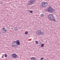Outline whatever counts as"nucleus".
Masks as SVG:
<instances>
[{
    "mask_svg": "<svg viewBox=\"0 0 60 60\" xmlns=\"http://www.w3.org/2000/svg\"><path fill=\"white\" fill-rule=\"evenodd\" d=\"M48 18L49 20L51 21H53L54 22H56V19H54V17L53 16V15L52 14H49L48 15Z\"/></svg>",
    "mask_w": 60,
    "mask_h": 60,
    "instance_id": "1",
    "label": "nucleus"
},
{
    "mask_svg": "<svg viewBox=\"0 0 60 60\" xmlns=\"http://www.w3.org/2000/svg\"><path fill=\"white\" fill-rule=\"evenodd\" d=\"M46 11H48L50 12H55V10L53 8H51V7L50 6L49 7V8L48 9H46L45 10Z\"/></svg>",
    "mask_w": 60,
    "mask_h": 60,
    "instance_id": "2",
    "label": "nucleus"
},
{
    "mask_svg": "<svg viewBox=\"0 0 60 60\" xmlns=\"http://www.w3.org/2000/svg\"><path fill=\"white\" fill-rule=\"evenodd\" d=\"M35 2V0H30L28 2V5H31L32 4H34Z\"/></svg>",
    "mask_w": 60,
    "mask_h": 60,
    "instance_id": "3",
    "label": "nucleus"
},
{
    "mask_svg": "<svg viewBox=\"0 0 60 60\" xmlns=\"http://www.w3.org/2000/svg\"><path fill=\"white\" fill-rule=\"evenodd\" d=\"M44 32H41V30H37L36 34L37 35H44Z\"/></svg>",
    "mask_w": 60,
    "mask_h": 60,
    "instance_id": "4",
    "label": "nucleus"
},
{
    "mask_svg": "<svg viewBox=\"0 0 60 60\" xmlns=\"http://www.w3.org/2000/svg\"><path fill=\"white\" fill-rule=\"evenodd\" d=\"M13 43L16 45L17 46V45H20V42H19V40L15 41L13 42Z\"/></svg>",
    "mask_w": 60,
    "mask_h": 60,
    "instance_id": "5",
    "label": "nucleus"
},
{
    "mask_svg": "<svg viewBox=\"0 0 60 60\" xmlns=\"http://www.w3.org/2000/svg\"><path fill=\"white\" fill-rule=\"evenodd\" d=\"M48 5V2H43L42 3V6L43 7H45Z\"/></svg>",
    "mask_w": 60,
    "mask_h": 60,
    "instance_id": "6",
    "label": "nucleus"
},
{
    "mask_svg": "<svg viewBox=\"0 0 60 60\" xmlns=\"http://www.w3.org/2000/svg\"><path fill=\"white\" fill-rule=\"evenodd\" d=\"M16 54L15 53H13L12 54V57L13 58H16Z\"/></svg>",
    "mask_w": 60,
    "mask_h": 60,
    "instance_id": "7",
    "label": "nucleus"
},
{
    "mask_svg": "<svg viewBox=\"0 0 60 60\" xmlns=\"http://www.w3.org/2000/svg\"><path fill=\"white\" fill-rule=\"evenodd\" d=\"M12 46L14 48H15L16 47H17V46H18V45H16L15 44H14L12 43Z\"/></svg>",
    "mask_w": 60,
    "mask_h": 60,
    "instance_id": "8",
    "label": "nucleus"
},
{
    "mask_svg": "<svg viewBox=\"0 0 60 60\" xmlns=\"http://www.w3.org/2000/svg\"><path fill=\"white\" fill-rule=\"evenodd\" d=\"M15 31H18V28L17 27H16L14 30Z\"/></svg>",
    "mask_w": 60,
    "mask_h": 60,
    "instance_id": "9",
    "label": "nucleus"
},
{
    "mask_svg": "<svg viewBox=\"0 0 60 60\" xmlns=\"http://www.w3.org/2000/svg\"><path fill=\"white\" fill-rule=\"evenodd\" d=\"M44 16V15L43 14H42L41 15V17H43Z\"/></svg>",
    "mask_w": 60,
    "mask_h": 60,
    "instance_id": "10",
    "label": "nucleus"
},
{
    "mask_svg": "<svg viewBox=\"0 0 60 60\" xmlns=\"http://www.w3.org/2000/svg\"><path fill=\"white\" fill-rule=\"evenodd\" d=\"M6 31H7V30L6 29L3 30V32L4 33H5V32H6Z\"/></svg>",
    "mask_w": 60,
    "mask_h": 60,
    "instance_id": "11",
    "label": "nucleus"
},
{
    "mask_svg": "<svg viewBox=\"0 0 60 60\" xmlns=\"http://www.w3.org/2000/svg\"><path fill=\"white\" fill-rule=\"evenodd\" d=\"M44 46V45L43 44L41 45V47H43Z\"/></svg>",
    "mask_w": 60,
    "mask_h": 60,
    "instance_id": "12",
    "label": "nucleus"
},
{
    "mask_svg": "<svg viewBox=\"0 0 60 60\" xmlns=\"http://www.w3.org/2000/svg\"><path fill=\"white\" fill-rule=\"evenodd\" d=\"M35 42L36 44H38V41H36Z\"/></svg>",
    "mask_w": 60,
    "mask_h": 60,
    "instance_id": "13",
    "label": "nucleus"
},
{
    "mask_svg": "<svg viewBox=\"0 0 60 60\" xmlns=\"http://www.w3.org/2000/svg\"><path fill=\"white\" fill-rule=\"evenodd\" d=\"M31 58V60H35L34 59L33 57H32V58Z\"/></svg>",
    "mask_w": 60,
    "mask_h": 60,
    "instance_id": "14",
    "label": "nucleus"
},
{
    "mask_svg": "<svg viewBox=\"0 0 60 60\" xmlns=\"http://www.w3.org/2000/svg\"><path fill=\"white\" fill-rule=\"evenodd\" d=\"M28 34V32L26 31L25 33V34Z\"/></svg>",
    "mask_w": 60,
    "mask_h": 60,
    "instance_id": "15",
    "label": "nucleus"
},
{
    "mask_svg": "<svg viewBox=\"0 0 60 60\" xmlns=\"http://www.w3.org/2000/svg\"><path fill=\"white\" fill-rule=\"evenodd\" d=\"M4 56L5 57H7V54H5L4 55Z\"/></svg>",
    "mask_w": 60,
    "mask_h": 60,
    "instance_id": "16",
    "label": "nucleus"
},
{
    "mask_svg": "<svg viewBox=\"0 0 60 60\" xmlns=\"http://www.w3.org/2000/svg\"><path fill=\"white\" fill-rule=\"evenodd\" d=\"M33 12V11H30V13H32Z\"/></svg>",
    "mask_w": 60,
    "mask_h": 60,
    "instance_id": "17",
    "label": "nucleus"
},
{
    "mask_svg": "<svg viewBox=\"0 0 60 60\" xmlns=\"http://www.w3.org/2000/svg\"><path fill=\"white\" fill-rule=\"evenodd\" d=\"M43 59H44V58L43 57L42 58L40 59V60H43Z\"/></svg>",
    "mask_w": 60,
    "mask_h": 60,
    "instance_id": "18",
    "label": "nucleus"
},
{
    "mask_svg": "<svg viewBox=\"0 0 60 60\" xmlns=\"http://www.w3.org/2000/svg\"><path fill=\"white\" fill-rule=\"evenodd\" d=\"M4 54L2 55V58H4Z\"/></svg>",
    "mask_w": 60,
    "mask_h": 60,
    "instance_id": "19",
    "label": "nucleus"
},
{
    "mask_svg": "<svg viewBox=\"0 0 60 60\" xmlns=\"http://www.w3.org/2000/svg\"><path fill=\"white\" fill-rule=\"evenodd\" d=\"M16 58H18V56H17V55H16Z\"/></svg>",
    "mask_w": 60,
    "mask_h": 60,
    "instance_id": "20",
    "label": "nucleus"
},
{
    "mask_svg": "<svg viewBox=\"0 0 60 60\" xmlns=\"http://www.w3.org/2000/svg\"><path fill=\"white\" fill-rule=\"evenodd\" d=\"M33 58L34 59V60H35V59H36V58H35V57H33Z\"/></svg>",
    "mask_w": 60,
    "mask_h": 60,
    "instance_id": "21",
    "label": "nucleus"
},
{
    "mask_svg": "<svg viewBox=\"0 0 60 60\" xmlns=\"http://www.w3.org/2000/svg\"><path fill=\"white\" fill-rule=\"evenodd\" d=\"M3 30H4V29H4V28H3L2 29Z\"/></svg>",
    "mask_w": 60,
    "mask_h": 60,
    "instance_id": "22",
    "label": "nucleus"
},
{
    "mask_svg": "<svg viewBox=\"0 0 60 60\" xmlns=\"http://www.w3.org/2000/svg\"><path fill=\"white\" fill-rule=\"evenodd\" d=\"M3 2H1V4H3V3H2Z\"/></svg>",
    "mask_w": 60,
    "mask_h": 60,
    "instance_id": "23",
    "label": "nucleus"
},
{
    "mask_svg": "<svg viewBox=\"0 0 60 60\" xmlns=\"http://www.w3.org/2000/svg\"><path fill=\"white\" fill-rule=\"evenodd\" d=\"M0 34H1V32H0Z\"/></svg>",
    "mask_w": 60,
    "mask_h": 60,
    "instance_id": "24",
    "label": "nucleus"
},
{
    "mask_svg": "<svg viewBox=\"0 0 60 60\" xmlns=\"http://www.w3.org/2000/svg\"><path fill=\"white\" fill-rule=\"evenodd\" d=\"M30 12V11H29V12Z\"/></svg>",
    "mask_w": 60,
    "mask_h": 60,
    "instance_id": "25",
    "label": "nucleus"
},
{
    "mask_svg": "<svg viewBox=\"0 0 60 60\" xmlns=\"http://www.w3.org/2000/svg\"><path fill=\"white\" fill-rule=\"evenodd\" d=\"M29 11H30V10H29Z\"/></svg>",
    "mask_w": 60,
    "mask_h": 60,
    "instance_id": "26",
    "label": "nucleus"
}]
</instances>
